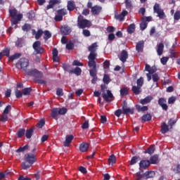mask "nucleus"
<instances>
[{
  "instance_id": "59",
  "label": "nucleus",
  "mask_w": 180,
  "mask_h": 180,
  "mask_svg": "<svg viewBox=\"0 0 180 180\" xmlns=\"http://www.w3.org/2000/svg\"><path fill=\"white\" fill-rule=\"evenodd\" d=\"M58 110L59 115H65L67 113V108H58Z\"/></svg>"
},
{
  "instance_id": "35",
  "label": "nucleus",
  "mask_w": 180,
  "mask_h": 180,
  "mask_svg": "<svg viewBox=\"0 0 180 180\" xmlns=\"http://www.w3.org/2000/svg\"><path fill=\"white\" fill-rule=\"evenodd\" d=\"M155 151V148H154V146H150L149 147L146 151H145V154H154V152Z\"/></svg>"
},
{
  "instance_id": "9",
  "label": "nucleus",
  "mask_w": 180,
  "mask_h": 180,
  "mask_svg": "<svg viewBox=\"0 0 180 180\" xmlns=\"http://www.w3.org/2000/svg\"><path fill=\"white\" fill-rule=\"evenodd\" d=\"M102 96L106 102H111V99L113 98V94H112V91L107 90L103 92Z\"/></svg>"
},
{
  "instance_id": "5",
  "label": "nucleus",
  "mask_w": 180,
  "mask_h": 180,
  "mask_svg": "<svg viewBox=\"0 0 180 180\" xmlns=\"http://www.w3.org/2000/svg\"><path fill=\"white\" fill-rule=\"evenodd\" d=\"M153 12L154 13H157L160 19H164V18H165V13H164V10L161 8L160 4L158 3H155L153 6Z\"/></svg>"
},
{
  "instance_id": "27",
  "label": "nucleus",
  "mask_w": 180,
  "mask_h": 180,
  "mask_svg": "<svg viewBox=\"0 0 180 180\" xmlns=\"http://www.w3.org/2000/svg\"><path fill=\"white\" fill-rule=\"evenodd\" d=\"M75 9V3L74 1H68V11H74Z\"/></svg>"
},
{
  "instance_id": "62",
  "label": "nucleus",
  "mask_w": 180,
  "mask_h": 180,
  "mask_svg": "<svg viewBox=\"0 0 180 180\" xmlns=\"http://www.w3.org/2000/svg\"><path fill=\"white\" fill-rule=\"evenodd\" d=\"M160 62L163 65H165L168 63V57H163L160 59Z\"/></svg>"
},
{
  "instance_id": "55",
  "label": "nucleus",
  "mask_w": 180,
  "mask_h": 180,
  "mask_svg": "<svg viewBox=\"0 0 180 180\" xmlns=\"http://www.w3.org/2000/svg\"><path fill=\"white\" fill-rule=\"evenodd\" d=\"M136 108L138 110H141V112H146V110H148V107L147 106H140V105H136Z\"/></svg>"
},
{
  "instance_id": "20",
  "label": "nucleus",
  "mask_w": 180,
  "mask_h": 180,
  "mask_svg": "<svg viewBox=\"0 0 180 180\" xmlns=\"http://www.w3.org/2000/svg\"><path fill=\"white\" fill-rule=\"evenodd\" d=\"M102 11V7L99 6H95L91 8V12L94 15H98Z\"/></svg>"
},
{
  "instance_id": "49",
  "label": "nucleus",
  "mask_w": 180,
  "mask_h": 180,
  "mask_svg": "<svg viewBox=\"0 0 180 180\" xmlns=\"http://www.w3.org/2000/svg\"><path fill=\"white\" fill-rule=\"evenodd\" d=\"M0 120L1 122H3V123H5V122H8V115H6V114L3 113L1 115Z\"/></svg>"
},
{
  "instance_id": "44",
  "label": "nucleus",
  "mask_w": 180,
  "mask_h": 180,
  "mask_svg": "<svg viewBox=\"0 0 180 180\" xmlns=\"http://www.w3.org/2000/svg\"><path fill=\"white\" fill-rule=\"evenodd\" d=\"M25 129H20L17 133L18 137H19L20 139V137H23V136H25Z\"/></svg>"
},
{
  "instance_id": "2",
  "label": "nucleus",
  "mask_w": 180,
  "mask_h": 180,
  "mask_svg": "<svg viewBox=\"0 0 180 180\" xmlns=\"http://www.w3.org/2000/svg\"><path fill=\"white\" fill-rule=\"evenodd\" d=\"M29 67V59L26 58H20L16 63V68L18 70H22L25 74L27 75V72H30L31 70H28Z\"/></svg>"
},
{
  "instance_id": "42",
  "label": "nucleus",
  "mask_w": 180,
  "mask_h": 180,
  "mask_svg": "<svg viewBox=\"0 0 180 180\" xmlns=\"http://www.w3.org/2000/svg\"><path fill=\"white\" fill-rule=\"evenodd\" d=\"M30 92H32L31 87L25 88L22 90V95H30Z\"/></svg>"
},
{
  "instance_id": "11",
  "label": "nucleus",
  "mask_w": 180,
  "mask_h": 180,
  "mask_svg": "<svg viewBox=\"0 0 180 180\" xmlns=\"http://www.w3.org/2000/svg\"><path fill=\"white\" fill-rule=\"evenodd\" d=\"M129 13L127 11L124 10L121 13H115V18L117 19V20H120V22L124 20V16L127 15Z\"/></svg>"
},
{
  "instance_id": "3",
  "label": "nucleus",
  "mask_w": 180,
  "mask_h": 180,
  "mask_svg": "<svg viewBox=\"0 0 180 180\" xmlns=\"http://www.w3.org/2000/svg\"><path fill=\"white\" fill-rule=\"evenodd\" d=\"M10 16L12 18L11 19V25L13 26L16 25L18 22H20L22 20V18H23V15L19 13L18 14V10L15 8L9 10Z\"/></svg>"
},
{
  "instance_id": "17",
  "label": "nucleus",
  "mask_w": 180,
  "mask_h": 180,
  "mask_svg": "<svg viewBox=\"0 0 180 180\" xmlns=\"http://www.w3.org/2000/svg\"><path fill=\"white\" fill-rule=\"evenodd\" d=\"M140 168L143 169H146V168H148L150 167V161L149 160H142L139 163Z\"/></svg>"
},
{
  "instance_id": "16",
  "label": "nucleus",
  "mask_w": 180,
  "mask_h": 180,
  "mask_svg": "<svg viewBox=\"0 0 180 180\" xmlns=\"http://www.w3.org/2000/svg\"><path fill=\"white\" fill-rule=\"evenodd\" d=\"M158 103L164 110H167L168 109V105H167V101H165V99L160 98L158 100Z\"/></svg>"
},
{
  "instance_id": "52",
  "label": "nucleus",
  "mask_w": 180,
  "mask_h": 180,
  "mask_svg": "<svg viewBox=\"0 0 180 180\" xmlns=\"http://www.w3.org/2000/svg\"><path fill=\"white\" fill-rule=\"evenodd\" d=\"M104 84H109L110 82V78L108 75H105L103 79Z\"/></svg>"
},
{
  "instance_id": "50",
  "label": "nucleus",
  "mask_w": 180,
  "mask_h": 180,
  "mask_svg": "<svg viewBox=\"0 0 180 180\" xmlns=\"http://www.w3.org/2000/svg\"><path fill=\"white\" fill-rule=\"evenodd\" d=\"M11 110H12V107L11 105H7L3 111V113H4V115H8Z\"/></svg>"
},
{
  "instance_id": "40",
  "label": "nucleus",
  "mask_w": 180,
  "mask_h": 180,
  "mask_svg": "<svg viewBox=\"0 0 180 180\" xmlns=\"http://www.w3.org/2000/svg\"><path fill=\"white\" fill-rule=\"evenodd\" d=\"M44 40H49V39H50V37H51V32L49 31H45L44 32Z\"/></svg>"
},
{
  "instance_id": "23",
  "label": "nucleus",
  "mask_w": 180,
  "mask_h": 180,
  "mask_svg": "<svg viewBox=\"0 0 180 180\" xmlns=\"http://www.w3.org/2000/svg\"><path fill=\"white\" fill-rule=\"evenodd\" d=\"M53 60L55 63H58V51L54 48L52 51Z\"/></svg>"
},
{
  "instance_id": "57",
  "label": "nucleus",
  "mask_w": 180,
  "mask_h": 180,
  "mask_svg": "<svg viewBox=\"0 0 180 180\" xmlns=\"http://www.w3.org/2000/svg\"><path fill=\"white\" fill-rule=\"evenodd\" d=\"M34 82H37V84H44V85H46V84H47V82L46 81L41 79V78L34 79Z\"/></svg>"
},
{
  "instance_id": "36",
  "label": "nucleus",
  "mask_w": 180,
  "mask_h": 180,
  "mask_svg": "<svg viewBox=\"0 0 180 180\" xmlns=\"http://www.w3.org/2000/svg\"><path fill=\"white\" fill-rule=\"evenodd\" d=\"M172 169L175 174H180V164H176L173 167Z\"/></svg>"
},
{
  "instance_id": "10",
  "label": "nucleus",
  "mask_w": 180,
  "mask_h": 180,
  "mask_svg": "<svg viewBox=\"0 0 180 180\" xmlns=\"http://www.w3.org/2000/svg\"><path fill=\"white\" fill-rule=\"evenodd\" d=\"M122 113L123 115H133L134 113V108H127V103L124 102V105L122 106Z\"/></svg>"
},
{
  "instance_id": "48",
  "label": "nucleus",
  "mask_w": 180,
  "mask_h": 180,
  "mask_svg": "<svg viewBox=\"0 0 180 180\" xmlns=\"http://www.w3.org/2000/svg\"><path fill=\"white\" fill-rule=\"evenodd\" d=\"M57 2H58L57 0H51L49 3L50 4L46 6V9L47 10L51 9V8H53V5H56Z\"/></svg>"
},
{
  "instance_id": "30",
  "label": "nucleus",
  "mask_w": 180,
  "mask_h": 180,
  "mask_svg": "<svg viewBox=\"0 0 180 180\" xmlns=\"http://www.w3.org/2000/svg\"><path fill=\"white\" fill-rule=\"evenodd\" d=\"M108 162L110 165H113L116 162V156L115 155H111L108 158Z\"/></svg>"
},
{
  "instance_id": "37",
  "label": "nucleus",
  "mask_w": 180,
  "mask_h": 180,
  "mask_svg": "<svg viewBox=\"0 0 180 180\" xmlns=\"http://www.w3.org/2000/svg\"><path fill=\"white\" fill-rule=\"evenodd\" d=\"M142 120L143 122H150L151 120V115L150 114H146L142 116Z\"/></svg>"
},
{
  "instance_id": "14",
  "label": "nucleus",
  "mask_w": 180,
  "mask_h": 180,
  "mask_svg": "<svg viewBox=\"0 0 180 180\" xmlns=\"http://www.w3.org/2000/svg\"><path fill=\"white\" fill-rule=\"evenodd\" d=\"M127 58H129V53H127V51L124 50L122 51L120 56V61H122V63H126V60H127Z\"/></svg>"
},
{
  "instance_id": "1",
  "label": "nucleus",
  "mask_w": 180,
  "mask_h": 180,
  "mask_svg": "<svg viewBox=\"0 0 180 180\" xmlns=\"http://www.w3.org/2000/svg\"><path fill=\"white\" fill-rule=\"evenodd\" d=\"M25 162H22V169H27V168H30L32 165H33L34 162H36V155L32 153H27L24 156Z\"/></svg>"
},
{
  "instance_id": "25",
  "label": "nucleus",
  "mask_w": 180,
  "mask_h": 180,
  "mask_svg": "<svg viewBox=\"0 0 180 180\" xmlns=\"http://www.w3.org/2000/svg\"><path fill=\"white\" fill-rule=\"evenodd\" d=\"M58 115H60V111H59L58 108L52 109L51 117H53V119L57 120V116H58Z\"/></svg>"
},
{
  "instance_id": "56",
  "label": "nucleus",
  "mask_w": 180,
  "mask_h": 180,
  "mask_svg": "<svg viewBox=\"0 0 180 180\" xmlns=\"http://www.w3.org/2000/svg\"><path fill=\"white\" fill-rule=\"evenodd\" d=\"M44 124H46V122L44 121V120H41L38 124H37V127H39V129H41V127H43V126H44Z\"/></svg>"
},
{
  "instance_id": "18",
  "label": "nucleus",
  "mask_w": 180,
  "mask_h": 180,
  "mask_svg": "<svg viewBox=\"0 0 180 180\" xmlns=\"http://www.w3.org/2000/svg\"><path fill=\"white\" fill-rule=\"evenodd\" d=\"M60 32L61 33H63V34H70L71 33V28H70V27L68 26L65 25L61 27Z\"/></svg>"
},
{
  "instance_id": "24",
  "label": "nucleus",
  "mask_w": 180,
  "mask_h": 180,
  "mask_svg": "<svg viewBox=\"0 0 180 180\" xmlns=\"http://www.w3.org/2000/svg\"><path fill=\"white\" fill-rule=\"evenodd\" d=\"M163 51H164V44L162 43L158 44V49H157L158 56H162Z\"/></svg>"
},
{
  "instance_id": "39",
  "label": "nucleus",
  "mask_w": 180,
  "mask_h": 180,
  "mask_svg": "<svg viewBox=\"0 0 180 180\" xmlns=\"http://www.w3.org/2000/svg\"><path fill=\"white\" fill-rule=\"evenodd\" d=\"M129 94V89L126 87H123L120 89V95L121 96H124V95H127Z\"/></svg>"
},
{
  "instance_id": "46",
  "label": "nucleus",
  "mask_w": 180,
  "mask_h": 180,
  "mask_svg": "<svg viewBox=\"0 0 180 180\" xmlns=\"http://www.w3.org/2000/svg\"><path fill=\"white\" fill-rule=\"evenodd\" d=\"M22 29L23 32H27L28 30H30V29H32V26L30 24H25L22 27Z\"/></svg>"
},
{
  "instance_id": "31",
  "label": "nucleus",
  "mask_w": 180,
  "mask_h": 180,
  "mask_svg": "<svg viewBox=\"0 0 180 180\" xmlns=\"http://www.w3.org/2000/svg\"><path fill=\"white\" fill-rule=\"evenodd\" d=\"M160 160H158V155H155L150 157V163L157 164Z\"/></svg>"
},
{
  "instance_id": "13",
  "label": "nucleus",
  "mask_w": 180,
  "mask_h": 180,
  "mask_svg": "<svg viewBox=\"0 0 180 180\" xmlns=\"http://www.w3.org/2000/svg\"><path fill=\"white\" fill-rule=\"evenodd\" d=\"M74 140V136L72 135H67L65 136V141L63 143V146L65 147H70V143Z\"/></svg>"
},
{
  "instance_id": "45",
  "label": "nucleus",
  "mask_w": 180,
  "mask_h": 180,
  "mask_svg": "<svg viewBox=\"0 0 180 180\" xmlns=\"http://www.w3.org/2000/svg\"><path fill=\"white\" fill-rule=\"evenodd\" d=\"M136 84H137V86H139L140 88H141V86H143V84H144V79L141 77L137 80Z\"/></svg>"
},
{
  "instance_id": "19",
  "label": "nucleus",
  "mask_w": 180,
  "mask_h": 180,
  "mask_svg": "<svg viewBox=\"0 0 180 180\" xmlns=\"http://www.w3.org/2000/svg\"><path fill=\"white\" fill-rule=\"evenodd\" d=\"M169 126L167 125L165 122H163L162 124V127H161V131L162 133V134H165V133H168V131H169Z\"/></svg>"
},
{
  "instance_id": "21",
  "label": "nucleus",
  "mask_w": 180,
  "mask_h": 180,
  "mask_svg": "<svg viewBox=\"0 0 180 180\" xmlns=\"http://www.w3.org/2000/svg\"><path fill=\"white\" fill-rule=\"evenodd\" d=\"M89 148V144L88 143H82L79 146V150L82 153H85Z\"/></svg>"
},
{
  "instance_id": "54",
  "label": "nucleus",
  "mask_w": 180,
  "mask_h": 180,
  "mask_svg": "<svg viewBox=\"0 0 180 180\" xmlns=\"http://www.w3.org/2000/svg\"><path fill=\"white\" fill-rule=\"evenodd\" d=\"M174 20H179L180 19V11H176L174 14Z\"/></svg>"
},
{
  "instance_id": "29",
  "label": "nucleus",
  "mask_w": 180,
  "mask_h": 180,
  "mask_svg": "<svg viewBox=\"0 0 180 180\" xmlns=\"http://www.w3.org/2000/svg\"><path fill=\"white\" fill-rule=\"evenodd\" d=\"M132 91L135 95H139L141 92V87L139 86H132Z\"/></svg>"
},
{
  "instance_id": "26",
  "label": "nucleus",
  "mask_w": 180,
  "mask_h": 180,
  "mask_svg": "<svg viewBox=\"0 0 180 180\" xmlns=\"http://www.w3.org/2000/svg\"><path fill=\"white\" fill-rule=\"evenodd\" d=\"M144 178H146V179H148V178H154L155 176V172L150 171V172H146L143 174Z\"/></svg>"
},
{
  "instance_id": "12",
  "label": "nucleus",
  "mask_w": 180,
  "mask_h": 180,
  "mask_svg": "<svg viewBox=\"0 0 180 180\" xmlns=\"http://www.w3.org/2000/svg\"><path fill=\"white\" fill-rule=\"evenodd\" d=\"M96 50H98V45L96 43H94L91 46H89L90 54H92L94 57H96Z\"/></svg>"
},
{
  "instance_id": "32",
  "label": "nucleus",
  "mask_w": 180,
  "mask_h": 180,
  "mask_svg": "<svg viewBox=\"0 0 180 180\" xmlns=\"http://www.w3.org/2000/svg\"><path fill=\"white\" fill-rule=\"evenodd\" d=\"M134 30H136V25L134 24L129 25L127 29L128 33H134Z\"/></svg>"
},
{
  "instance_id": "34",
  "label": "nucleus",
  "mask_w": 180,
  "mask_h": 180,
  "mask_svg": "<svg viewBox=\"0 0 180 180\" xmlns=\"http://www.w3.org/2000/svg\"><path fill=\"white\" fill-rule=\"evenodd\" d=\"M29 149V145H25L23 147H20L18 149H17L16 153H25L26 150Z\"/></svg>"
},
{
  "instance_id": "61",
  "label": "nucleus",
  "mask_w": 180,
  "mask_h": 180,
  "mask_svg": "<svg viewBox=\"0 0 180 180\" xmlns=\"http://www.w3.org/2000/svg\"><path fill=\"white\" fill-rule=\"evenodd\" d=\"M140 27L141 30H146V29L147 28V22L143 21L140 25Z\"/></svg>"
},
{
  "instance_id": "7",
  "label": "nucleus",
  "mask_w": 180,
  "mask_h": 180,
  "mask_svg": "<svg viewBox=\"0 0 180 180\" xmlns=\"http://www.w3.org/2000/svg\"><path fill=\"white\" fill-rule=\"evenodd\" d=\"M40 46H41L40 41H37L33 44L32 48L34 50L35 54H41L43 53L44 49Z\"/></svg>"
},
{
  "instance_id": "47",
  "label": "nucleus",
  "mask_w": 180,
  "mask_h": 180,
  "mask_svg": "<svg viewBox=\"0 0 180 180\" xmlns=\"http://www.w3.org/2000/svg\"><path fill=\"white\" fill-rule=\"evenodd\" d=\"M41 34H43V31L41 30H39L35 34L36 40H39L40 37H41Z\"/></svg>"
},
{
  "instance_id": "6",
  "label": "nucleus",
  "mask_w": 180,
  "mask_h": 180,
  "mask_svg": "<svg viewBox=\"0 0 180 180\" xmlns=\"http://www.w3.org/2000/svg\"><path fill=\"white\" fill-rule=\"evenodd\" d=\"M27 75L34 77V79H39L40 78H43V72L36 69H32L30 70V72H27Z\"/></svg>"
},
{
  "instance_id": "58",
  "label": "nucleus",
  "mask_w": 180,
  "mask_h": 180,
  "mask_svg": "<svg viewBox=\"0 0 180 180\" xmlns=\"http://www.w3.org/2000/svg\"><path fill=\"white\" fill-rule=\"evenodd\" d=\"M22 56V54L20 53H15L13 56H12L10 59L13 61V60H16L18 58H19V57H20Z\"/></svg>"
},
{
  "instance_id": "15",
  "label": "nucleus",
  "mask_w": 180,
  "mask_h": 180,
  "mask_svg": "<svg viewBox=\"0 0 180 180\" xmlns=\"http://www.w3.org/2000/svg\"><path fill=\"white\" fill-rule=\"evenodd\" d=\"M144 49V41H139L136 45V50L139 53H143V49Z\"/></svg>"
},
{
  "instance_id": "53",
  "label": "nucleus",
  "mask_w": 180,
  "mask_h": 180,
  "mask_svg": "<svg viewBox=\"0 0 180 180\" xmlns=\"http://www.w3.org/2000/svg\"><path fill=\"white\" fill-rule=\"evenodd\" d=\"M58 15H60V16H64L65 15H67V10L64 8L58 10Z\"/></svg>"
},
{
  "instance_id": "41",
  "label": "nucleus",
  "mask_w": 180,
  "mask_h": 180,
  "mask_svg": "<svg viewBox=\"0 0 180 180\" xmlns=\"http://www.w3.org/2000/svg\"><path fill=\"white\" fill-rule=\"evenodd\" d=\"M15 94L16 98H22V96H23V92L20 91L18 89H15Z\"/></svg>"
},
{
  "instance_id": "51",
  "label": "nucleus",
  "mask_w": 180,
  "mask_h": 180,
  "mask_svg": "<svg viewBox=\"0 0 180 180\" xmlns=\"http://www.w3.org/2000/svg\"><path fill=\"white\" fill-rule=\"evenodd\" d=\"M66 49H67V50H72V49H74V44L72 43V41H70L66 44Z\"/></svg>"
},
{
  "instance_id": "63",
  "label": "nucleus",
  "mask_w": 180,
  "mask_h": 180,
  "mask_svg": "<svg viewBox=\"0 0 180 180\" xmlns=\"http://www.w3.org/2000/svg\"><path fill=\"white\" fill-rule=\"evenodd\" d=\"M153 81L154 82H157V81L160 80V76H158L157 74H154L152 75Z\"/></svg>"
},
{
  "instance_id": "38",
  "label": "nucleus",
  "mask_w": 180,
  "mask_h": 180,
  "mask_svg": "<svg viewBox=\"0 0 180 180\" xmlns=\"http://www.w3.org/2000/svg\"><path fill=\"white\" fill-rule=\"evenodd\" d=\"M25 136L27 139H31L33 136V129H30L26 131Z\"/></svg>"
},
{
  "instance_id": "28",
  "label": "nucleus",
  "mask_w": 180,
  "mask_h": 180,
  "mask_svg": "<svg viewBox=\"0 0 180 180\" xmlns=\"http://www.w3.org/2000/svg\"><path fill=\"white\" fill-rule=\"evenodd\" d=\"M81 72L82 70L79 67L75 68V70H72L70 71V74H75V75H81Z\"/></svg>"
},
{
  "instance_id": "4",
  "label": "nucleus",
  "mask_w": 180,
  "mask_h": 180,
  "mask_svg": "<svg viewBox=\"0 0 180 180\" xmlns=\"http://www.w3.org/2000/svg\"><path fill=\"white\" fill-rule=\"evenodd\" d=\"M91 26V21L84 19V17L79 15L77 18V27L79 29H85V27H89Z\"/></svg>"
},
{
  "instance_id": "8",
  "label": "nucleus",
  "mask_w": 180,
  "mask_h": 180,
  "mask_svg": "<svg viewBox=\"0 0 180 180\" xmlns=\"http://www.w3.org/2000/svg\"><path fill=\"white\" fill-rule=\"evenodd\" d=\"M96 58V56H94L93 54H89L88 56L89 62L88 65L90 68H98V66L96 65V62H95V59Z\"/></svg>"
},
{
  "instance_id": "43",
  "label": "nucleus",
  "mask_w": 180,
  "mask_h": 180,
  "mask_svg": "<svg viewBox=\"0 0 180 180\" xmlns=\"http://www.w3.org/2000/svg\"><path fill=\"white\" fill-rule=\"evenodd\" d=\"M97 71H98V68H95L91 69L89 70L91 77H96Z\"/></svg>"
},
{
  "instance_id": "22",
  "label": "nucleus",
  "mask_w": 180,
  "mask_h": 180,
  "mask_svg": "<svg viewBox=\"0 0 180 180\" xmlns=\"http://www.w3.org/2000/svg\"><path fill=\"white\" fill-rule=\"evenodd\" d=\"M152 99H153V96H146L145 98L140 100V103H141V105H146V103H150Z\"/></svg>"
},
{
  "instance_id": "33",
  "label": "nucleus",
  "mask_w": 180,
  "mask_h": 180,
  "mask_svg": "<svg viewBox=\"0 0 180 180\" xmlns=\"http://www.w3.org/2000/svg\"><path fill=\"white\" fill-rule=\"evenodd\" d=\"M139 161H140V158L137 157V156H134L131 159L130 164H131V165H134V164H137V162H139Z\"/></svg>"
},
{
  "instance_id": "64",
  "label": "nucleus",
  "mask_w": 180,
  "mask_h": 180,
  "mask_svg": "<svg viewBox=\"0 0 180 180\" xmlns=\"http://www.w3.org/2000/svg\"><path fill=\"white\" fill-rule=\"evenodd\" d=\"M28 19H33L34 18V12L30 11L27 14Z\"/></svg>"
},
{
  "instance_id": "60",
  "label": "nucleus",
  "mask_w": 180,
  "mask_h": 180,
  "mask_svg": "<svg viewBox=\"0 0 180 180\" xmlns=\"http://www.w3.org/2000/svg\"><path fill=\"white\" fill-rule=\"evenodd\" d=\"M56 95L58 96H63V95H64V92L63 91V89H57Z\"/></svg>"
}]
</instances>
